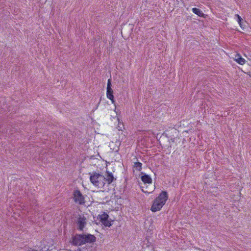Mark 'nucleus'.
<instances>
[{
  "instance_id": "9b49d317",
  "label": "nucleus",
  "mask_w": 251,
  "mask_h": 251,
  "mask_svg": "<svg viewBox=\"0 0 251 251\" xmlns=\"http://www.w3.org/2000/svg\"><path fill=\"white\" fill-rule=\"evenodd\" d=\"M235 61L240 65H243L245 63V60L242 58L240 55L237 54L235 56Z\"/></svg>"
},
{
  "instance_id": "423d86ee",
  "label": "nucleus",
  "mask_w": 251,
  "mask_h": 251,
  "mask_svg": "<svg viewBox=\"0 0 251 251\" xmlns=\"http://www.w3.org/2000/svg\"><path fill=\"white\" fill-rule=\"evenodd\" d=\"M86 224V218L84 216H79L77 221L78 229L81 231H83Z\"/></svg>"
},
{
  "instance_id": "f3484780",
  "label": "nucleus",
  "mask_w": 251,
  "mask_h": 251,
  "mask_svg": "<svg viewBox=\"0 0 251 251\" xmlns=\"http://www.w3.org/2000/svg\"><path fill=\"white\" fill-rule=\"evenodd\" d=\"M35 251V250H32V251Z\"/></svg>"
},
{
  "instance_id": "20e7f679",
  "label": "nucleus",
  "mask_w": 251,
  "mask_h": 251,
  "mask_svg": "<svg viewBox=\"0 0 251 251\" xmlns=\"http://www.w3.org/2000/svg\"><path fill=\"white\" fill-rule=\"evenodd\" d=\"M72 244L75 246H80L84 244L82 234H76L72 238Z\"/></svg>"
},
{
  "instance_id": "f257e3e1",
  "label": "nucleus",
  "mask_w": 251,
  "mask_h": 251,
  "mask_svg": "<svg viewBox=\"0 0 251 251\" xmlns=\"http://www.w3.org/2000/svg\"><path fill=\"white\" fill-rule=\"evenodd\" d=\"M168 198L167 192L166 191H162L153 201L151 210L152 212L159 211L165 204Z\"/></svg>"
},
{
  "instance_id": "9d476101",
  "label": "nucleus",
  "mask_w": 251,
  "mask_h": 251,
  "mask_svg": "<svg viewBox=\"0 0 251 251\" xmlns=\"http://www.w3.org/2000/svg\"><path fill=\"white\" fill-rule=\"evenodd\" d=\"M106 96L108 99L110 100L113 104H115L114 97L112 89H107Z\"/></svg>"
},
{
  "instance_id": "2eb2a0df",
  "label": "nucleus",
  "mask_w": 251,
  "mask_h": 251,
  "mask_svg": "<svg viewBox=\"0 0 251 251\" xmlns=\"http://www.w3.org/2000/svg\"><path fill=\"white\" fill-rule=\"evenodd\" d=\"M112 89L111 88V80L110 79H109L108 80L107 85V89Z\"/></svg>"
},
{
  "instance_id": "6e6552de",
  "label": "nucleus",
  "mask_w": 251,
  "mask_h": 251,
  "mask_svg": "<svg viewBox=\"0 0 251 251\" xmlns=\"http://www.w3.org/2000/svg\"><path fill=\"white\" fill-rule=\"evenodd\" d=\"M104 178L105 183L107 182L108 185L116 180L114 177L113 174L109 172H106V174L104 176Z\"/></svg>"
},
{
  "instance_id": "4468645a",
  "label": "nucleus",
  "mask_w": 251,
  "mask_h": 251,
  "mask_svg": "<svg viewBox=\"0 0 251 251\" xmlns=\"http://www.w3.org/2000/svg\"><path fill=\"white\" fill-rule=\"evenodd\" d=\"M235 16L237 17V20L239 24L241 23L243 21L242 18L238 14H236Z\"/></svg>"
},
{
  "instance_id": "39448f33",
  "label": "nucleus",
  "mask_w": 251,
  "mask_h": 251,
  "mask_svg": "<svg viewBox=\"0 0 251 251\" xmlns=\"http://www.w3.org/2000/svg\"><path fill=\"white\" fill-rule=\"evenodd\" d=\"M100 221L105 226L110 227L111 226V221L109 220L108 215L104 212L102 214L99 215Z\"/></svg>"
},
{
  "instance_id": "dca6fc26",
  "label": "nucleus",
  "mask_w": 251,
  "mask_h": 251,
  "mask_svg": "<svg viewBox=\"0 0 251 251\" xmlns=\"http://www.w3.org/2000/svg\"><path fill=\"white\" fill-rule=\"evenodd\" d=\"M239 24L241 28H244L243 25V22H242L241 23H239Z\"/></svg>"
},
{
  "instance_id": "0eeeda50",
  "label": "nucleus",
  "mask_w": 251,
  "mask_h": 251,
  "mask_svg": "<svg viewBox=\"0 0 251 251\" xmlns=\"http://www.w3.org/2000/svg\"><path fill=\"white\" fill-rule=\"evenodd\" d=\"M84 239V243H91L95 242L96 241V237L92 234H82Z\"/></svg>"
},
{
  "instance_id": "1a4fd4ad",
  "label": "nucleus",
  "mask_w": 251,
  "mask_h": 251,
  "mask_svg": "<svg viewBox=\"0 0 251 251\" xmlns=\"http://www.w3.org/2000/svg\"><path fill=\"white\" fill-rule=\"evenodd\" d=\"M142 181L144 183H149L151 184L152 183V179L151 176L145 174H144L141 177Z\"/></svg>"
},
{
  "instance_id": "7ed1b4c3",
  "label": "nucleus",
  "mask_w": 251,
  "mask_h": 251,
  "mask_svg": "<svg viewBox=\"0 0 251 251\" xmlns=\"http://www.w3.org/2000/svg\"><path fill=\"white\" fill-rule=\"evenodd\" d=\"M74 201L78 203L79 204H83L85 203L84 197L78 190H76L74 192Z\"/></svg>"
},
{
  "instance_id": "ddd939ff",
  "label": "nucleus",
  "mask_w": 251,
  "mask_h": 251,
  "mask_svg": "<svg viewBox=\"0 0 251 251\" xmlns=\"http://www.w3.org/2000/svg\"><path fill=\"white\" fill-rule=\"evenodd\" d=\"M142 164L138 161L134 162V168L136 169L137 171H141L142 169Z\"/></svg>"
},
{
  "instance_id": "f03ea898",
  "label": "nucleus",
  "mask_w": 251,
  "mask_h": 251,
  "mask_svg": "<svg viewBox=\"0 0 251 251\" xmlns=\"http://www.w3.org/2000/svg\"><path fill=\"white\" fill-rule=\"evenodd\" d=\"M90 181L98 188H103L105 184L104 176L97 172L89 173Z\"/></svg>"
},
{
  "instance_id": "f8f14e48",
  "label": "nucleus",
  "mask_w": 251,
  "mask_h": 251,
  "mask_svg": "<svg viewBox=\"0 0 251 251\" xmlns=\"http://www.w3.org/2000/svg\"><path fill=\"white\" fill-rule=\"evenodd\" d=\"M192 11L195 14L198 15L200 17H204V14L203 13L202 11H201L200 9L197 8H193Z\"/></svg>"
}]
</instances>
